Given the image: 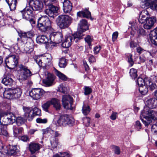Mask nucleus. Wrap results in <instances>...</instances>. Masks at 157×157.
I'll return each mask as SVG.
<instances>
[{"label":"nucleus","mask_w":157,"mask_h":157,"mask_svg":"<svg viewBox=\"0 0 157 157\" xmlns=\"http://www.w3.org/2000/svg\"><path fill=\"white\" fill-rule=\"evenodd\" d=\"M20 12L22 14L23 18L26 20L34 17L33 11L30 8H26Z\"/></svg>","instance_id":"obj_15"},{"label":"nucleus","mask_w":157,"mask_h":157,"mask_svg":"<svg viewBox=\"0 0 157 157\" xmlns=\"http://www.w3.org/2000/svg\"><path fill=\"white\" fill-rule=\"evenodd\" d=\"M29 148L32 154H34L40 148V145L38 143H32L29 145Z\"/></svg>","instance_id":"obj_23"},{"label":"nucleus","mask_w":157,"mask_h":157,"mask_svg":"<svg viewBox=\"0 0 157 157\" xmlns=\"http://www.w3.org/2000/svg\"><path fill=\"white\" fill-rule=\"evenodd\" d=\"M11 74L9 73H6L4 76V78L2 80V83L6 86H11L13 80L11 78Z\"/></svg>","instance_id":"obj_16"},{"label":"nucleus","mask_w":157,"mask_h":157,"mask_svg":"<svg viewBox=\"0 0 157 157\" xmlns=\"http://www.w3.org/2000/svg\"><path fill=\"white\" fill-rule=\"evenodd\" d=\"M136 49V52L139 53V54H141L145 51V50L140 47H137Z\"/></svg>","instance_id":"obj_60"},{"label":"nucleus","mask_w":157,"mask_h":157,"mask_svg":"<svg viewBox=\"0 0 157 157\" xmlns=\"http://www.w3.org/2000/svg\"><path fill=\"white\" fill-rule=\"evenodd\" d=\"M136 83L139 87L145 85H148L150 83V82L149 80H147L146 79L144 80L141 78H138L136 81Z\"/></svg>","instance_id":"obj_33"},{"label":"nucleus","mask_w":157,"mask_h":157,"mask_svg":"<svg viewBox=\"0 0 157 157\" xmlns=\"http://www.w3.org/2000/svg\"><path fill=\"white\" fill-rule=\"evenodd\" d=\"M88 29V26L86 20L82 19L78 24V30L82 32H85Z\"/></svg>","instance_id":"obj_21"},{"label":"nucleus","mask_w":157,"mask_h":157,"mask_svg":"<svg viewBox=\"0 0 157 157\" xmlns=\"http://www.w3.org/2000/svg\"><path fill=\"white\" fill-rule=\"evenodd\" d=\"M72 18L67 15H60L56 18V22L58 26L61 29L68 28L71 23Z\"/></svg>","instance_id":"obj_3"},{"label":"nucleus","mask_w":157,"mask_h":157,"mask_svg":"<svg viewBox=\"0 0 157 157\" xmlns=\"http://www.w3.org/2000/svg\"><path fill=\"white\" fill-rule=\"evenodd\" d=\"M44 13L48 16L54 18L55 14L57 13L59 8L57 6H52L45 7Z\"/></svg>","instance_id":"obj_13"},{"label":"nucleus","mask_w":157,"mask_h":157,"mask_svg":"<svg viewBox=\"0 0 157 157\" xmlns=\"http://www.w3.org/2000/svg\"><path fill=\"white\" fill-rule=\"evenodd\" d=\"M0 118L2 120V124L0 125V135L4 136L7 138L9 136L7 131L6 125L12 124L15 121V117L13 113H8L1 114Z\"/></svg>","instance_id":"obj_2"},{"label":"nucleus","mask_w":157,"mask_h":157,"mask_svg":"<svg viewBox=\"0 0 157 157\" xmlns=\"http://www.w3.org/2000/svg\"><path fill=\"white\" fill-rule=\"evenodd\" d=\"M19 58L18 56L10 55L6 58L5 63L6 65L8 64L13 67H16L18 64V61Z\"/></svg>","instance_id":"obj_12"},{"label":"nucleus","mask_w":157,"mask_h":157,"mask_svg":"<svg viewBox=\"0 0 157 157\" xmlns=\"http://www.w3.org/2000/svg\"><path fill=\"white\" fill-rule=\"evenodd\" d=\"M50 39L51 41L48 43L46 47L47 48L51 49L56 44L59 43L62 41L63 35L60 32L53 33L50 35Z\"/></svg>","instance_id":"obj_5"},{"label":"nucleus","mask_w":157,"mask_h":157,"mask_svg":"<svg viewBox=\"0 0 157 157\" xmlns=\"http://www.w3.org/2000/svg\"><path fill=\"white\" fill-rule=\"evenodd\" d=\"M48 40V37L43 35H39L36 38V42L38 43H46Z\"/></svg>","instance_id":"obj_27"},{"label":"nucleus","mask_w":157,"mask_h":157,"mask_svg":"<svg viewBox=\"0 0 157 157\" xmlns=\"http://www.w3.org/2000/svg\"><path fill=\"white\" fill-rule=\"evenodd\" d=\"M147 86L145 85L139 87V91L141 94L145 95L147 93L148 91V89L147 87Z\"/></svg>","instance_id":"obj_39"},{"label":"nucleus","mask_w":157,"mask_h":157,"mask_svg":"<svg viewBox=\"0 0 157 157\" xmlns=\"http://www.w3.org/2000/svg\"><path fill=\"white\" fill-rule=\"evenodd\" d=\"M57 118V125L66 126L67 125H72L75 123V120L72 117L68 115L61 116L60 117L57 116L54 118L55 121Z\"/></svg>","instance_id":"obj_8"},{"label":"nucleus","mask_w":157,"mask_h":157,"mask_svg":"<svg viewBox=\"0 0 157 157\" xmlns=\"http://www.w3.org/2000/svg\"><path fill=\"white\" fill-rule=\"evenodd\" d=\"M36 121L37 123L45 124L47 122V120L46 119L38 118L36 119Z\"/></svg>","instance_id":"obj_55"},{"label":"nucleus","mask_w":157,"mask_h":157,"mask_svg":"<svg viewBox=\"0 0 157 157\" xmlns=\"http://www.w3.org/2000/svg\"><path fill=\"white\" fill-rule=\"evenodd\" d=\"M138 34L140 35H144L145 34L144 30L141 28H140L137 30Z\"/></svg>","instance_id":"obj_59"},{"label":"nucleus","mask_w":157,"mask_h":157,"mask_svg":"<svg viewBox=\"0 0 157 157\" xmlns=\"http://www.w3.org/2000/svg\"><path fill=\"white\" fill-rule=\"evenodd\" d=\"M4 98L11 99H13L12 89H6L3 93Z\"/></svg>","instance_id":"obj_28"},{"label":"nucleus","mask_w":157,"mask_h":157,"mask_svg":"<svg viewBox=\"0 0 157 157\" xmlns=\"http://www.w3.org/2000/svg\"><path fill=\"white\" fill-rule=\"evenodd\" d=\"M11 10H14L17 3V0H6Z\"/></svg>","instance_id":"obj_30"},{"label":"nucleus","mask_w":157,"mask_h":157,"mask_svg":"<svg viewBox=\"0 0 157 157\" xmlns=\"http://www.w3.org/2000/svg\"><path fill=\"white\" fill-rule=\"evenodd\" d=\"M51 21L47 17H41L38 20L37 27L42 32H45L51 28Z\"/></svg>","instance_id":"obj_7"},{"label":"nucleus","mask_w":157,"mask_h":157,"mask_svg":"<svg viewBox=\"0 0 157 157\" xmlns=\"http://www.w3.org/2000/svg\"><path fill=\"white\" fill-rule=\"evenodd\" d=\"M147 106L144 108L141 113L140 119L143 124L147 126L152 122L153 120H155L157 113L151 108H155L157 106V99L151 98L146 102Z\"/></svg>","instance_id":"obj_1"},{"label":"nucleus","mask_w":157,"mask_h":157,"mask_svg":"<svg viewBox=\"0 0 157 157\" xmlns=\"http://www.w3.org/2000/svg\"><path fill=\"white\" fill-rule=\"evenodd\" d=\"M19 68L18 72L19 79L20 80H26L33 75L27 67L23 64L19 65Z\"/></svg>","instance_id":"obj_6"},{"label":"nucleus","mask_w":157,"mask_h":157,"mask_svg":"<svg viewBox=\"0 0 157 157\" xmlns=\"http://www.w3.org/2000/svg\"><path fill=\"white\" fill-rule=\"evenodd\" d=\"M73 98L69 95H64L63 96L62 98V105L64 108L66 109L72 110V106L73 102Z\"/></svg>","instance_id":"obj_10"},{"label":"nucleus","mask_w":157,"mask_h":157,"mask_svg":"<svg viewBox=\"0 0 157 157\" xmlns=\"http://www.w3.org/2000/svg\"><path fill=\"white\" fill-rule=\"evenodd\" d=\"M33 113V117L36 116H40L41 115V110L36 107L32 109Z\"/></svg>","instance_id":"obj_45"},{"label":"nucleus","mask_w":157,"mask_h":157,"mask_svg":"<svg viewBox=\"0 0 157 157\" xmlns=\"http://www.w3.org/2000/svg\"><path fill=\"white\" fill-rule=\"evenodd\" d=\"M101 48L100 46H97L94 47V52L95 54H98L100 51Z\"/></svg>","instance_id":"obj_53"},{"label":"nucleus","mask_w":157,"mask_h":157,"mask_svg":"<svg viewBox=\"0 0 157 157\" xmlns=\"http://www.w3.org/2000/svg\"><path fill=\"white\" fill-rule=\"evenodd\" d=\"M44 93V90L41 89L34 88L29 92V95L33 99L37 100L41 98Z\"/></svg>","instance_id":"obj_9"},{"label":"nucleus","mask_w":157,"mask_h":157,"mask_svg":"<svg viewBox=\"0 0 157 157\" xmlns=\"http://www.w3.org/2000/svg\"><path fill=\"white\" fill-rule=\"evenodd\" d=\"M54 71L56 74L59 78L63 81H67L68 79L67 77L64 74L56 69H54Z\"/></svg>","instance_id":"obj_35"},{"label":"nucleus","mask_w":157,"mask_h":157,"mask_svg":"<svg viewBox=\"0 0 157 157\" xmlns=\"http://www.w3.org/2000/svg\"><path fill=\"white\" fill-rule=\"evenodd\" d=\"M23 130L22 127L18 128L16 126H13V130L14 136H17V135L20 133H22Z\"/></svg>","instance_id":"obj_37"},{"label":"nucleus","mask_w":157,"mask_h":157,"mask_svg":"<svg viewBox=\"0 0 157 157\" xmlns=\"http://www.w3.org/2000/svg\"><path fill=\"white\" fill-rule=\"evenodd\" d=\"M51 105H53V107L56 110H59L60 109L61 105L60 101L57 99L53 98L49 100Z\"/></svg>","instance_id":"obj_24"},{"label":"nucleus","mask_w":157,"mask_h":157,"mask_svg":"<svg viewBox=\"0 0 157 157\" xmlns=\"http://www.w3.org/2000/svg\"><path fill=\"white\" fill-rule=\"evenodd\" d=\"M21 140L23 141H27L29 140V137L27 135H24L21 137Z\"/></svg>","instance_id":"obj_64"},{"label":"nucleus","mask_w":157,"mask_h":157,"mask_svg":"<svg viewBox=\"0 0 157 157\" xmlns=\"http://www.w3.org/2000/svg\"><path fill=\"white\" fill-rule=\"evenodd\" d=\"M18 34L19 36L22 40L24 39L27 40V39L31 38L33 36V33L30 31L27 32H18Z\"/></svg>","instance_id":"obj_25"},{"label":"nucleus","mask_w":157,"mask_h":157,"mask_svg":"<svg viewBox=\"0 0 157 157\" xmlns=\"http://www.w3.org/2000/svg\"><path fill=\"white\" fill-rule=\"evenodd\" d=\"M13 97V98H18L21 96L22 93L21 89L17 88L13 89H12Z\"/></svg>","instance_id":"obj_29"},{"label":"nucleus","mask_w":157,"mask_h":157,"mask_svg":"<svg viewBox=\"0 0 157 157\" xmlns=\"http://www.w3.org/2000/svg\"><path fill=\"white\" fill-rule=\"evenodd\" d=\"M132 56L131 54H129L128 56V61L130 64V66H132L134 63V62L132 58Z\"/></svg>","instance_id":"obj_54"},{"label":"nucleus","mask_w":157,"mask_h":157,"mask_svg":"<svg viewBox=\"0 0 157 157\" xmlns=\"http://www.w3.org/2000/svg\"><path fill=\"white\" fill-rule=\"evenodd\" d=\"M156 21V18L155 17H149L145 21V23L144 25V28L147 29H151Z\"/></svg>","instance_id":"obj_18"},{"label":"nucleus","mask_w":157,"mask_h":157,"mask_svg":"<svg viewBox=\"0 0 157 157\" xmlns=\"http://www.w3.org/2000/svg\"><path fill=\"white\" fill-rule=\"evenodd\" d=\"M58 89L60 92L63 93H67L68 91L67 87L63 84L60 85Z\"/></svg>","instance_id":"obj_42"},{"label":"nucleus","mask_w":157,"mask_h":157,"mask_svg":"<svg viewBox=\"0 0 157 157\" xmlns=\"http://www.w3.org/2000/svg\"><path fill=\"white\" fill-rule=\"evenodd\" d=\"M72 8V4L69 0H64L63 2V9L64 12L68 13L71 12Z\"/></svg>","instance_id":"obj_17"},{"label":"nucleus","mask_w":157,"mask_h":157,"mask_svg":"<svg viewBox=\"0 0 157 157\" xmlns=\"http://www.w3.org/2000/svg\"><path fill=\"white\" fill-rule=\"evenodd\" d=\"M135 126L136 128L138 131H139L141 128V124L139 121H136L135 124Z\"/></svg>","instance_id":"obj_52"},{"label":"nucleus","mask_w":157,"mask_h":157,"mask_svg":"<svg viewBox=\"0 0 157 157\" xmlns=\"http://www.w3.org/2000/svg\"><path fill=\"white\" fill-rule=\"evenodd\" d=\"M78 31L75 33L73 35L72 37L74 38V40H75V42H77L78 39L80 40L82 38L83 35L82 33L83 32L80 31L79 30H78Z\"/></svg>","instance_id":"obj_34"},{"label":"nucleus","mask_w":157,"mask_h":157,"mask_svg":"<svg viewBox=\"0 0 157 157\" xmlns=\"http://www.w3.org/2000/svg\"><path fill=\"white\" fill-rule=\"evenodd\" d=\"M46 78L43 80V83L46 86H49L53 85L55 80V78L53 75L47 72L45 73Z\"/></svg>","instance_id":"obj_14"},{"label":"nucleus","mask_w":157,"mask_h":157,"mask_svg":"<svg viewBox=\"0 0 157 157\" xmlns=\"http://www.w3.org/2000/svg\"><path fill=\"white\" fill-rule=\"evenodd\" d=\"M67 65L66 59L63 57H62L59 59V66L60 68H64Z\"/></svg>","instance_id":"obj_43"},{"label":"nucleus","mask_w":157,"mask_h":157,"mask_svg":"<svg viewBox=\"0 0 157 157\" xmlns=\"http://www.w3.org/2000/svg\"><path fill=\"white\" fill-rule=\"evenodd\" d=\"M8 150V153L10 155H15L16 154V147L14 146H10Z\"/></svg>","instance_id":"obj_41"},{"label":"nucleus","mask_w":157,"mask_h":157,"mask_svg":"<svg viewBox=\"0 0 157 157\" xmlns=\"http://www.w3.org/2000/svg\"><path fill=\"white\" fill-rule=\"evenodd\" d=\"M150 39L152 44L157 45V34L153 36L151 35V33H150Z\"/></svg>","instance_id":"obj_47"},{"label":"nucleus","mask_w":157,"mask_h":157,"mask_svg":"<svg viewBox=\"0 0 157 157\" xmlns=\"http://www.w3.org/2000/svg\"><path fill=\"white\" fill-rule=\"evenodd\" d=\"M77 15L78 16L83 17L87 18H90L91 17V13L87 8H86L82 11L78 12L77 13Z\"/></svg>","instance_id":"obj_26"},{"label":"nucleus","mask_w":157,"mask_h":157,"mask_svg":"<svg viewBox=\"0 0 157 157\" xmlns=\"http://www.w3.org/2000/svg\"><path fill=\"white\" fill-rule=\"evenodd\" d=\"M50 143L52 147H56L59 144L58 140L55 137H51L50 139Z\"/></svg>","instance_id":"obj_38"},{"label":"nucleus","mask_w":157,"mask_h":157,"mask_svg":"<svg viewBox=\"0 0 157 157\" xmlns=\"http://www.w3.org/2000/svg\"><path fill=\"white\" fill-rule=\"evenodd\" d=\"M117 113L114 111L112 112V114L110 116V118L112 120H115L117 118Z\"/></svg>","instance_id":"obj_58"},{"label":"nucleus","mask_w":157,"mask_h":157,"mask_svg":"<svg viewBox=\"0 0 157 157\" xmlns=\"http://www.w3.org/2000/svg\"><path fill=\"white\" fill-rule=\"evenodd\" d=\"M85 41L87 42L89 46L91 45V42L92 41V39L91 38L90 36L88 35L87 37L85 38Z\"/></svg>","instance_id":"obj_56"},{"label":"nucleus","mask_w":157,"mask_h":157,"mask_svg":"<svg viewBox=\"0 0 157 157\" xmlns=\"http://www.w3.org/2000/svg\"><path fill=\"white\" fill-rule=\"evenodd\" d=\"M29 45H31V43L29 42H27L25 44L24 46V52L26 53H29L30 51V49L28 48V46Z\"/></svg>","instance_id":"obj_51"},{"label":"nucleus","mask_w":157,"mask_h":157,"mask_svg":"<svg viewBox=\"0 0 157 157\" xmlns=\"http://www.w3.org/2000/svg\"><path fill=\"white\" fill-rule=\"evenodd\" d=\"M137 72L136 70L134 68H132L130 70V74L132 79H135L137 77Z\"/></svg>","instance_id":"obj_46"},{"label":"nucleus","mask_w":157,"mask_h":157,"mask_svg":"<svg viewBox=\"0 0 157 157\" xmlns=\"http://www.w3.org/2000/svg\"><path fill=\"white\" fill-rule=\"evenodd\" d=\"M147 2L151 9L157 11V0H148Z\"/></svg>","instance_id":"obj_31"},{"label":"nucleus","mask_w":157,"mask_h":157,"mask_svg":"<svg viewBox=\"0 0 157 157\" xmlns=\"http://www.w3.org/2000/svg\"><path fill=\"white\" fill-rule=\"evenodd\" d=\"M15 121L17 125L20 126L24 124L25 121V120L21 117H18L16 118L15 117Z\"/></svg>","instance_id":"obj_40"},{"label":"nucleus","mask_w":157,"mask_h":157,"mask_svg":"<svg viewBox=\"0 0 157 157\" xmlns=\"http://www.w3.org/2000/svg\"><path fill=\"white\" fill-rule=\"evenodd\" d=\"M52 59L51 55L46 53L44 56L41 55L36 57L34 61L40 67L44 68L51 64Z\"/></svg>","instance_id":"obj_4"},{"label":"nucleus","mask_w":157,"mask_h":157,"mask_svg":"<svg viewBox=\"0 0 157 157\" xmlns=\"http://www.w3.org/2000/svg\"><path fill=\"white\" fill-rule=\"evenodd\" d=\"M51 105L49 101H48L43 104L42 105V107L43 110L47 112L48 111V109Z\"/></svg>","instance_id":"obj_44"},{"label":"nucleus","mask_w":157,"mask_h":157,"mask_svg":"<svg viewBox=\"0 0 157 157\" xmlns=\"http://www.w3.org/2000/svg\"><path fill=\"white\" fill-rule=\"evenodd\" d=\"M73 40V37L71 36H67L65 37L64 40L62 43V46L63 48H69L71 46Z\"/></svg>","instance_id":"obj_22"},{"label":"nucleus","mask_w":157,"mask_h":157,"mask_svg":"<svg viewBox=\"0 0 157 157\" xmlns=\"http://www.w3.org/2000/svg\"><path fill=\"white\" fill-rule=\"evenodd\" d=\"M84 87L85 95H87L91 93L92 90L90 87L88 86H85Z\"/></svg>","instance_id":"obj_50"},{"label":"nucleus","mask_w":157,"mask_h":157,"mask_svg":"<svg viewBox=\"0 0 157 157\" xmlns=\"http://www.w3.org/2000/svg\"><path fill=\"white\" fill-rule=\"evenodd\" d=\"M29 4L33 10L39 12L42 10L44 7L43 2L41 0H30Z\"/></svg>","instance_id":"obj_11"},{"label":"nucleus","mask_w":157,"mask_h":157,"mask_svg":"<svg viewBox=\"0 0 157 157\" xmlns=\"http://www.w3.org/2000/svg\"><path fill=\"white\" fill-rule=\"evenodd\" d=\"M90 109L89 106L87 103L83 102L82 108V112L85 115H87L90 111Z\"/></svg>","instance_id":"obj_36"},{"label":"nucleus","mask_w":157,"mask_h":157,"mask_svg":"<svg viewBox=\"0 0 157 157\" xmlns=\"http://www.w3.org/2000/svg\"><path fill=\"white\" fill-rule=\"evenodd\" d=\"M89 61L90 63H92L95 62L96 59L94 56L91 55L89 58Z\"/></svg>","instance_id":"obj_62"},{"label":"nucleus","mask_w":157,"mask_h":157,"mask_svg":"<svg viewBox=\"0 0 157 157\" xmlns=\"http://www.w3.org/2000/svg\"><path fill=\"white\" fill-rule=\"evenodd\" d=\"M54 132V131L52 129L50 128H48L44 130H43V134H48L50 133L51 134H53Z\"/></svg>","instance_id":"obj_48"},{"label":"nucleus","mask_w":157,"mask_h":157,"mask_svg":"<svg viewBox=\"0 0 157 157\" xmlns=\"http://www.w3.org/2000/svg\"><path fill=\"white\" fill-rule=\"evenodd\" d=\"M44 2L46 7L55 6L53 5V2L50 0H44Z\"/></svg>","instance_id":"obj_49"},{"label":"nucleus","mask_w":157,"mask_h":157,"mask_svg":"<svg viewBox=\"0 0 157 157\" xmlns=\"http://www.w3.org/2000/svg\"><path fill=\"white\" fill-rule=\"evenodd\" d=\"M6 21L8 22L9 24H12L14 22V20H13L10 16L7 17L6 19Z\"/></svg>","instance_id":"obj_61"},{"label":"nucleus","mask_w":157,"mask_h":157,"mask_svg":"<svg viewBox=\"0 0 157 157\" xmlns=\"http://www.w3.org/2000/svg\"><path fill=\"white\" fill-rule=\"evenodd\" d=\"M151 131L155 133H157V122L151 126Z\"/></svg>","instance_id":"obj_57"},{"label":"nucleus","mask_w":157,"mask_h":157,"mask_svg":"<svg viewBox=\"0 0 157 157\" xmlns=\"http://www.w3.org/2000/svg\"><path fill=\"white\" fill-rule=\"evenodd\" d=\"M149 14L146 10H143L140 14L139 21L141 23H144L149 18Z\"/></svg>","instance_id":"obj_19"},{"label":"nucleus","mask_w":157,"mask_h":157,"mask_svg":"<svg viewBox=\"0 0 157 157\" xmlns=\"http://www.w3.org/2000/svg\"><path fill=\"white\" fill-rule=\"evenodd\" d=\"M24 115L29 121H31L33 118V113L32 109L26 107H23Z\"/></svg>","instance_id":"obj_20"},{"label":"nucleus","mask_w":157,"mask_h":157,"mask_svg":"<svg viewBox=\"0 0 157 157\" xmlns=\"http://www.w3.org/2000/svg\"><path fill=\"white\" fill-rule=\"evenodd\" d=\"M129 25H130L129 26V27H131V34L132 35L134 36L138 29L137 24L136 22H129Z\"/></svg>","instance_id":"obj_32"},{"label":"nucleus","mask_w":157,"mask_h":157,"mask_svg":"<svg viewBox=\"0 0 157 157\" xmlns=\"http://www.w3.org/2000/svg\"><path fill=\"white\" fill-rule=\"evenodd\" d=\"M118 34V33L117 32H115L113 33L112 35V40L113 41H114L116 40L117 38Z\"/></svg>","instance_id":"obj_63"}]
</instances>
